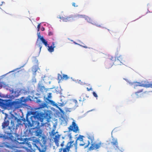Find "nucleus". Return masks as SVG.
<instances>
[{"label": "nucleus", "instance_id": "obj_41", "mask_svg": "<svg viewBox=\"0 0 152 152\" xmlns=\"http://www.w3.org/2000/svg\"><path fill=\"white\" fill-rule=\"evenodd\" d=\"M85 143H84V144H80V146H83L85 145Z\"/></svg>", "mask_w": 152, "mask_h": 152}, {"label": "nucleus", "instance_id": "obj_32", "mask_svg": "<svg viewBox=\"0 0 152 152\" xmlns=\"http://www.w3.org/2000/svg\"><path fill=\"white\" fill-rule=\"evenodd\" d=\"M58 79L60 80H62L63 78L62 76L60 75V74H58Z\"/></svg>", "mask_w": 152, "mask_h": 152}, {"label": "nucleus", "instance_id": "obj_7", "mask_svg": "<svg viewBox=\"0 0 152 152\" xmlns=\"http://www.w3.org/2000/svg\"><path fill=\"white\" fill-rule=\"evenodd\" d=\"M0 105L4 109L11 108V102H10L7 101L2 100L0 101Z\"/></svg>", "mask_w": 152, "mask_h": 152}, {"label": "nucleus", "instance_id": "obj_24", "mask_svg": "<svg viewBox=\"0 0 152 152\" xmlns=\"http://www.w3.org/2000/svg\"><path fill=\"white\" fill-rule=\"evenodd\" d=\"M12 93L13 94L12 96L14 97H17L19 96V94L16 91L14 92L13 91Z\"/></svg>", "mask_w": 152, "mask_h": 152}, {"label": "nucleus", "instance_id": "obj_15", "mask_svg": "<svg viewBox=\"0 0 152 152\" xmlns=\"http://www.w3.org/2000/svg\"><path fill=\"white\" fill-rule=\"evenodd\" d=\"M143 89H142L138 91L137 92H135V94L137 96V98L140 97L142 95H143V94L144 93L143 92Z\"/></svg>", "mask_w": 152, "mask_h": 152}, {"label": "nucleus", "instance_id": "obj_5", "mask_svg": "<svg viewBox=\"0 0 152 152\" xmlns=\"http://www.w3.org/2000/svg\"><path fill=\"white\" fill-rule=\"evenodd\" d=\"M132 85L133 86L134 88L135 89H136L137 87L138 86H142L146 88L151 87L152 88V82L146 84H143L142 83L136 82L132 83Z\"/></svg>", "mask_w": 152, "mask_h": 152}, {"label": "nucleus", "instance_id": "obj_22", "mask_svg": "<svg viewBox=\"0 0 152 152\" xmlns=\"http://www.w3.org/2000/svg\"><path fill=\"white\" fill-rule=\"evenodd\" d=\"M121 62H120V61L118 60V59L115 58V61L114 62V64L116 65H121Z\"/></svg>", "mask_w": 152, "mask_h": 152}, {"label": "nucleus", "instance_id": "obj_12", "mask_svg": "<svg viewBox=\"0 0 152 152\" xmlns=\"http://www.w3.org/2000/svg\"><path fill=\"white\" fill-rule=\"evenodd\" d=\"M101 143L97 144L93 143L91 144V146L89 148L90 150H93L94 149H97L101 146Z\"/></svg>", "mask_w": 152, "mask_h": 152}, {"label": "nucleus", "instance_id": "obj_37", "mask_svg": "<svg viewBox=\"0 0 152 152\" xmlns=\"http://www.w3.org/2000/svg\"><path fill=\"white\" fill-rule=\"evenodd\" d=\"M86 89L88 91H90L92 90V88L91 86H90L89 88H88V87L86 88Z\"/></svg>", "mask_w": 152, "mask_h": 152}, {"label": "nucleus", "instance_id": "obj_4", "mask_svg": "<svg viewBox=\"0 0 152 152\" xmlns=\"http://www.w3.org/2000/svg\"><path fill=\"white\" fill-rule=\"evenodd\" d=\"M46 143V139L42 136L40 142L37 140H33L32 144L34 147L37 148L40 152H45L47 149Z\"/></svg>", "mask_w": 152, "mask_h": 152}, {"label": "nucleus", "instance_id": "obj_42", "mask_svg": "<svg viewBox=\"0 0 152 152\" xmlns=\"http://www.w3.org/2000/svg\"><path fill=\"white\" fill-rule=\"evenodd\" d=\"M82 47H84V48H88L86 46H82Z\"/></svg>", "mask_w": 152, "mask_h": 152}, {"label": "nucleus", "instance_id": "obj_20", "mask_svg": "<svg viewBox=\"0 0 152 152\" xmlns=\"http://www.w3.org/2000/svg\"><path fill=\"white\" fill-rule=\"evenodd\" d=\"M28 146L30 148V149H28L25 148L27 150V152H33V151H34V150H33L32 148L31 145V144H29V143H28Z\"/></svg>", "mask_w": 152, "mask_h": 152}, {"label": "nucleus", "instance_id": "obj_11", "mask_svg": "<svg viewBox=\"0 0 152 152\" xmlns=\"http://www.w3.org/2000/svg\"><path fill=\"white\" fill-rule=\"evenodd\" d=\"M111 143L115 149H119L118 143L117 139H113L112 140V141L111 142Z\"/></svg>", "mask_w": 152, "mask_h": 152}, {"label": "nucleus", "instance_id": "obj_34", "mask_svg": "<svg viewBox=\"0 0 152 152\" xmlns=\"http://www.w3.org/2000/svg\"><path fill=\"white\" fill-rule=\"evenodd\" d=\"M56 133L55 132V130H54V129H53L52 131H51V134L53 135V136H54L55 134Z\"/></svg>", "mask_w": 152, "mask_h": 152}, {"label": "nucleus", "instance_id": "obj_27", "mask_svg": "<svg viewBox=\"0 0 152 152\" xmlns=\"http://www.w3.org/2000/svg\"><path fill=\"white\" fill-rule=\"evenodd\" d=\"M36 45L39 48L40 50L42 47V44L40 42H39L38 44H37V43Z\"/></svg>", "mask_w": 152, "mask_h": 152}, {"label": "nucleus", "instance_id": "obj_6", "mask_svg": "<svg viewBox=\"0 0 152 152\" xmlns=\"http://www.w3.org/2000/svg\"><path fill=\"white\" fill-rule=\"evenodd\" d=\"M11 108H13L15 110L21 107L23 105V104H21L19 99H17V101H14L11 102Z\"/></svg>", "mask_w": 152, "mask_h": 152}, {"label": "nucleus", "instance_id": "obj_44", "mask_svg": "<svg viewBox=\"0 0 152 152\" xmlns=\"http://www.w3.org/2000/svg\"><path fill=\"white\" fill-rule=\"evenodd\" d=\"M16 152H20V151H19L18 150H16V151H15Z\"/></svg>", "mask_w": 152, "mask_h": 152}, {"label": "nucleus", "instance_id": "obj_31", "mask_svg": "<svg viewBox=\"0 0 152 152\" xmlns=\"http://www.w3.org/2000/svg\"><path fill=\"white\" fill-rule=\"evenodd\" d=\"M84 97H85V96L83 95H81V96L80 97V101H84L85 99H84Z\"/></svg>", "mask_w": 152, "mask_h": 152}, {"label": "nucleus", "instance_id": "obj_10", "mask_svg": "<svg viewBox=\"0 0 152 152\" xmlns=\"http://www.w3.org/2000/svg\"><path fill=\"white\" fill-rule=\"evenodd\" d=\"M59 18L62 20L63 21L67 22L73 20L74 17L72 16H69L67 17H60Z\"/></svg>", "mask_w": 152, "mask_h": 152}, {"label": "nucleus", "instance_id": "obj_30", "mask_svg": "<svg viewBox=\"0 0 152 152\" xmlns=\"http://www.w3.org/2000/svg\"><path fill=\"white\" fill-rule=\"evenodd\" d=\"M42 132L40 130H37L36 132V136H39L40 135Z\"/></svg>", "mask_w": 152, "mask_h": 152}, {"label": "nucleus", "instance_id": "obj_39", "mask_svg": "<svg viewBox=\"0 0 152 152\" xmlns=\"http://www.w3.org/2000/svg\"><path fill=\"white\" fill-rule=\"evenodd\" d=\"M73 102L76 104L77 102V100H75V99L74 100H73Z\"/></svg>", "mask_w": 152, "mask_h": 152}, {"label": "nucleus", "instance_id": "obj_33", "mask_svg": "<svg viewBox=\"0 0 152 152\" xmlns=\"http://www.w3.org/2000/svg\"><path fill=\"white\" fill-rule=\"evenodd\" d=\"M40 26H41L40 23L37 26V28L38 32L40 30Z\"/></svg>", "mask_w": 152, "mask_h": 152}, {"label": "nucleus", "instance_id": "obj_19", "mask_svg": "<svg viewBox=\"0 0 152 152\" xmlns=\"http://www.w3.org/2000/svg\"><path fill=\"white\" fill-rule=\"evenodd\" d=\"M85 19V20H86L88 22L92 24H94V22L92 20L88 17L86 16Z\"/></svg>", "mask_w": 152, "mask_h": 152}, {"label": "nucleus", "instance_id": "obj_18", "mask_svg": "<svg viewBox=\"0 0 152 152\" xmlns=\"http://www.w3.org/2000/svg\"><path fill=\"white\" fill-rule=\"evenodd\" d=\"M38 89L42 92H43L45 89V87L42 86L41 84H38Z\"/></svg>", "mask_w": 152, "mask_h": 152}, {"label": "nucleus", "instance_id": "obj_43", "mask_svg": "<svg viewBox=\"0 0 152 152\" xmlns=\"http://www.w3.org/2000/svg\"><path fill=\"white\" fill-rule=\"evenodd\" d=\"M89 143H90V142H89L88 141V144L86 146V147H87L88 146V145H89Z\"/></svg>", "mask_w": 152, "mask_h": 152}, {"label": "nucleus", "instance_id": "obj_29", "mask_svg": "<svg viewBox=\"0 0 152 152\" xmlns=\"http://www.w3.org/2000/svg\"><path fill=\"white\" fill-rule=\"evenodd\" d=\"M109 64L110 63L109 62H107L106 63V67L108 69L112 66V65L111 64H110V65L109 66H108V65H109Z\"/></svg>", "mask_w": 152, "mask_h": 152}, {"label": "nucleus", "instance_id": "obj_13", "mask_svg": "<svg viewBox=\"0 0 152 152\" xmlns=\"http://www.w3.org/2000/svg\"><path fill=\"white\" fill-rule=\"evenodd\" d=\"M37 35L38 38H39L45 46L47 47L48 45L47 42L44 39L43 37H41L40 36V32L39 33L38 32Z\"/></svg>", "mask_w": 152, "mask_h": 152}, {"label": "nucleus", "instance_id": "obj_25", "mask_svg": "<svg viewBox=\"0 0 152 152\" xmlns=\"http://www.w3.org/2000/svg\"><path fill=\"white\" fill-rule=\"evenodd\" d=\"M32 70L33 72L35 73L37 70V66H33L32 68Z\"/></svg>", "mask_w": 152, "mask_h": 152}, {"label": "nucleus", "instance_id": "obj_16", "mask_svg": "<svg viewBox=\"0 0 152 152\" xmlns=\"http://www.w3.org/2000/svg\"><path fill=\"white\" fill-rule=\"evenodd\" d=\"M28 98L22 97L20 98L19 101L20 102H21V104H23V105H24V104L28 101Z\"/></svg>", "mask_w": 152, "mask_h": 152}, {"label": "nucleus", "instance_id": "obj_36", "mask_svg": "<svg viewBox=\"0 0 152 152\" xmlns=\"http://www.w3.org/2000/svg\"><path fill=\"white\" fill-rule=\"evenodd\" d=\"M48 35L50 36L53 35V33L51 31H49L48 34Z\"/></svg>", "mask_w": 152, "mask_h": 152}, {"label": "nucleus", "instance_id": "obj_23", "mask_svg": "<svg viewBox=\"0 0 152 152\" xmlns=\"http://www.w3.org/2000/svg\"><path fill=\"white\" fill-rule=\"evenodd\" d=\"M86 16V15H76L73 16L74 17V18L78 17V18H85Z\"/></svg>", "mask_w": 152, "mask_h": 152}, {"label": "nucleus", "instance_id": "obj_2", "mask_svg": "<svg viewBox=\"0 0 152 152\" xmlns=\"http://www.w3.org/2000/svg\"><path fill=\"white\" fill-rule=\"evenodd\" d=\"M47 106L46 104L45 103H42L39 105V107L38 108L39 110L33 112L34 115L31 117L30 119L31 122L29 121L27 116H26V121L27 123L26 124L30 127L34 126V124H36L37 121H40L41 122H43L44 119L47 118L46 116L48 115V114L46 113L47 110L42 109Z\"/></svg>", "mask_w": 152, "mask_h": 152}, {"label": "nucleus", "instance_id": "obj_1", "mask_svg": "<svg viewBox=\"0 0 152 152\" xmlns=\"http://www.w3.org/2000/svg\"><path fill=\"white\" fill-rule=\"evenodd\" d=\"M2 129L4 130L5 134L0 133V138L4 139H7L13 140L14 137L12 134H15L17 129V126H15L12 121L11 117L5 113L4 121L2 124Z\"/></svg>", "mask_w": 152, "mask_h": 152}, {"label": "nucleus", "instance_id": "obj_3", "mask_svg": "<svg viewBox=\"0 0 152 152\" xmlns=\"http://www.w3.org/2000/svg\"><path fill=\"white\" fill-rule=\"evenodd\" d=\"M70 141L68 142L65 147L63 148L64 145L65 141L63 140L60 144V146L62 147L59 149V152H61L63 151V152H69L70 148L74 147L76 150L77 148V140L75 141L72 140V136L71 134L68 135Z\"/></svg>", "mask_w": 152, "mask_h": 152}, {"label": "nucleus", "instance_id": "obj_17", "mask_svg": "<svg viewBox=\"0 0 152 152\" xmlns=\"http://www.w3.org/2000/svg\"><path fill=\"white\" fill-rule=\"evenodd\" d=\"M52 45L53 46V47L52 46H48V45L47 46L48 48V51L50 52H52L54 51V48H55V46H54L55 45L54 43V42H53L52 43Z\"/></svg>", "mask_w": 152, "mask_h": 152}, {"label": "nucleus", "instance_id": "obj_45", "mask_svg": "<svg viewBox=\"0 0 152 152\" xmlns=\"http://www.w3.org/2000/svg\"><path fill=\"white\" fill-rule=\"evenodd\" d=\"M98 26H100V25H99Z\"/></svg>", "mask_w": 152, "mask_h": 152}, {"label": "nucleus", "instance_id": "obj_26", "mask_svg": "<svg viewBox=\"0 0 152 152\" xmlns=\"http://www.w3.org/2000/svg\"><path fill=\"white\" fill-rule=\"evenodd\" d=\"M63 80H66L69 78L67 75L63 74L62 77Z\"/></svg>", "mask_w": 152, "mask_h": 152}, {"label": "nucleus", "instance_id": "obj_28", "mask_svg": "<svg viewBox=\"0 0 152 152\" xmlns=\"http://www.w3.org/2000/svg\"><path fill=\"white\" fill-rule=\"evenodd\" d=\"M83 136L82 135H79V136L78 137V138H77V140H80V141H83Z\"/></svg>", "mask_w": 152, "mask_h": 152}, {"label": "nucleus", "instance_id": "obj_35", "mask_svg": "<svg viewBox=\"0 0 152 152\" xmlns=\"http://www.w3.org/2000/svg\"><path fill=\"white\" fill-rule=\"evenodd\" d=\"M93 95H94V96L96 97H97L98 96L97 95V94L94 92H93Z\"/></svg>", "mask_w": 152, "mask_h": 152}, {"label": "nucleus", "instance_id": "obj_40", "mask_svg": "<svg viewBox=\"0 0 152 152\" xmlns=\"http://www.w3.org/2000/svg\"><path fill=\"white\" fill-rule=\"evenodd\" d=\"M41 30L42 31H43L45 30V28L43 27H42L41 29Z\"/></svg>", "mask_w": 152, "mask_h": 152}, {"label": "nucleus", "instance_id": "obj_46", "mask_svg": "<svg viewBox=\"0 0 152 152\" xmlns=\"http://www.w3.org/2000/svg\"><path fill=\"white\" fill-rule=\"evenodd\" d=\"M0 100H1V99H0Z\"/></svg>", "mask_w": 152, "mask_h": 152}, {"label": "nucleus", "instance_id": "obj_14", "mask_svg": "<svg viewBox=\"0 0 152 152\" xmlns=\"http://www.w3.org/2000/svg\"><path fill=\"white\" fill-rule=\"evenodd\" d=\"M60 137V136L59 135H56L53 138L54 142L57 147H58L59 146V142Z\"/></svg>", "mask_w": 152, "mask_h": 152}, {"label": "nucleus", "instance_id": "obj_8", "mask_svg": "<svg viewBox=\"0 0 152 152\" xmlns=\"http://www.w3.org/2000/svg\"><path fill=\"white\" fill-rule=\"evenodd\" d=\"M68 129L69 132L72 131L75 133H77L79 131L78 126L74 121L72 122V125L69 126Z\"/></svg>", "mask_w": 152, "mask_h": 152}, {"label": "nucleus", "instance_id": "obj_21", "mask_svg": "<svg viewBox=\"0 0 152 152\" xmlns=\"http://www.w3.org/2000/svg\"><path fill=\"white\" fill-rule=\"evenodd\" d=\"M116 58L118 59L122 64H123L124 62V61L123 60V58L121 56H119L118 57L117 56Z\"/></svg>", "mask_w": 152, "mask_h": 152}, {"label": "nucleus", "instance_id": "obj_38", "mask_svg": "<svg viewBox=\"0 0 152 152\" xmlns=\"http://www.w3.org/2000/svg\"><path fill=\"white\" fill-rule=\"evenodd\" d=\"M72 5L74 7H77L78 6L77 5H76L75 3L74 2L72 3Z\"/></svg>", "mask_w": 152, "mask_h": 152}, {"label": "nucleus", "instance_id": "obj_9", "mask_svg": "<svg viewBox=\"0 0 152 152\" xmlns=\"http://www.w3.org/2000/svg\"><path fill=\"white\" fill-rule=\"evenodd\" d=\"M51 93H49L48 94L47 97L46 98V102L48 103H50V104L52 105L53 106H55L57 108L61 110V108L58 107L57 104H55L54 102L49 99H51Z\"/></svg>", "mask_w": 152, "mask_h": 152}]
</instances>
